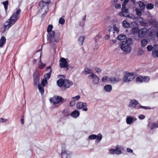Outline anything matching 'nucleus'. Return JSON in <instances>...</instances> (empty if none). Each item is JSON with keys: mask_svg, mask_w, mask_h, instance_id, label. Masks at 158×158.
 <instances>
[{"mask_svg": "<svg viewBox=\"0 0 158 158\" xmlns=\"http://www.w3.org/2000/svg\"><path fill=\"white\" fill-rule=\"evenodd\" d=\"M20 12L21 10L19 9L5 23L4 25V31L8 30L16 22L19 17Z\"/></svg>", "mask_w": 158, "mask_h": 158, "instance_id": "f257e3e1", "label": "nucleus"}, {"mask_svg": "<svg viewBox=\"0 0 158 158\" xmlns=\"http://www.w3.org/2000/svg\"><path fill=\"white\" fill-rule=\"evenodd\" d=\"M133 41L132 39L128 38L125 41H123L119 43V46L121 50L126 54L129 53L131 50V45Z\"/></svg>", "mask_w": 158, "mask_h": 158, "instance_id": "f03ea898", "label": "nucleus"}, {"mask_svg": "<svg viewBox=\"0 0 158 158\" xmlns=\"http://www.w3.org/2000/svg\"><path fill=\"white\" fill-rule=\"evenodd\" d=\"M130 0H124L122 4V7L121 11L120 12L118 15L121 17H126L127 18L134 19V15L129 13L130 10L128 8H126V5Z\"/></svg>", "mask_w": 158, "mask_h": 158, "instance_id": "7ed1b4c3", "label": "nucleus"}, {"mask_svg": "<svg viewBox=\"0 0 158 158\" xmlns=\"http://www.w3.org/2000/svg\"><path fill=\"white\" fill-rule=\"evenodd\" d=\"M50 2V0H43L42 2H39V6L40 9L39 11L40 12H44L42 15H46L48 11V5Z\"/></svg>", "mask_w": 158, "mask_h": 158, "instance_id": "20e7f679", "label": "nucleus"}, {"mask_svg": "<svg viewBox=\"0 0 158 158\" xmlns=\"http://www.w3.org/2000/svg\"><path fill=\"white\" fill-rule=\"evenodd\" d=\"M64 99L61 96L55 95L49 99L50 102L52 103L53 104L56 105L58 104H61L64 102Z\"/></svg>", "mask_w": 158, "mask_h": 158, "instance_id": "39448f33", "label": "nucleus"}, {"mask_svg": "<svg viewBox=\"0 0 158 158\" xmlns=\"http://www.w3.org/2000/svg\"><path fill=\"white\" fill-rule=\"evenodd\" d=\"M60 33L58 32L56 34L54 32V34L51 38L49 37V36H47V40L48 41V42L52 43V42L53 40L55 42H58L60 40Z\"/></svg>", "mask_w": 158, "mask_h": 158, "instance_id": "423d86ee", "label": "nucleus"}, {"mask_svg": "<svg viewBox=\"0 0 158 158\" xmlns=\"http://www.w3.org/2000/svg\"><path fill=\"white\" fill-rule=\"evenodd\" d=\"M135 75L134 73H128L125 74L123 80L124 82H129L135 78Z\"/></svg>", "mask_w": 158, "mask_h": 158, "instance_id": "0eeeda50", "label": "nucleus"}, {"mask_svg": "<svg viewBox=\"0 0 158 158\" xmlns=\"http://www.w3.org/2000/svg\"><path fill=\"white\" fill-rule=\"evenodd\" d=\"M72 153L67 151L64 147H62L61 155V158H70L72 156Z\"/></svg>", "mask_w": 158, "mask_h": 158, "instance_id": "6e6552de", "label": "nucleus"}, {"mask_svg": "<svg viewBox=\"0 0 158 158\" xmlns=\"http://www.w3.org/2000/svg\"><path fill=\"white\" fill-rule=\"evenodd\" d=\"M73 84V82L71 80L65 79L63 87L61 88V90L62 91L65 90L68 88H70Z\"/></svg>", "mask_w": 158, "mask_h": 158, "instance_id": "1a4fd4ad", "label": "nucleus"}, {"mask_svg": "<svg viewBox=\"0 0 158 158\" xmlns=\"http://www.w3.org/2000/svg\"><path fill=\"white\" fill-rule=\"evenodd\" d=\"M87 106V103L81 102H77L76 105V106L77 109H82L83 111H86L88 110V108L86 107Z\"/></svg>", "mask_w": 158, "mask_h": 158, "instance_id": "9d476101", "label": "nucleus"}, {"mask_svg": "<svg viewBox=\"0 0 158 158\" xmlns=\"http://www.w3.org/2000/svg\"><path fill=\"white\" fill-rule=\"evenodd\" d=\"M88 77L89 79H93V82L94 85H97L100 79L94 73L89 75Z\"/></svg>", "mask_w": 158, "mask_h": 158, "instance_id": "9b49d317", "label": "nucleus"}, {"mask_svg": "<svg viewBox=\"0 0 158 158\" xmlns=\"http://www.w3.org/2000/svg\"><path fill=\"white\" fill-rule=\"evenodd\" d=\"M59 66L61 68H65L68 65V62L66 59L63 57L60 58V61Z\"/></svg>", "mask_w": 158, "mask_h": 158, "instance_id": "f8f14e48", "label": "nucleus"}, {"mask_svg": "<svg viewBox=\"0 0 158 158\" xmlns=\"http://www.w3.org/2000/svg\"><path fill=\"white\" fill-rule=\"evenodd\" d=\"M137 120V118L134 116H127L126 121L127 124L131 125L134 123Z\"/></svg>", "mask_w": 158, "mask_h": 158, "instance_id": "ddd939ff", "label": "nucleus"}, {"mask_svg": "<svg viewBox=\"0 0 158 158\" xmlns=\"http://www.w3.org/2000/svg\"><path fill=\"white\" fill-rule=\"evenodd\" d=\"M34 83L35 85H38L40 81V76L37 73L35 72L33 75Z\"/></svg>", "mask_w": 158, "mask_h": 158, "instance_id": "4468645a", "label": "nucleus"}, {"mask_svg": "<svg viewBox=\"0 0 158 158\" xmlns=\"http://www.w3.org/2000/svg\"><path fill=\"white\" fill-rule=\"evenodd\" d=\"M148 30L146 27H143L139 30L138 32V36L139 38L144 36L147 32Z\"/></svg>", "mask_w": 158, "mask_h": 158, "instance_id": "2eb2a0df", "label": "nucleus"}, {"mask_svg": "<svg viewBox=\"0 0 158 158\" xmlns=\"http://www.w3.org/2000/svg\"><path fill=\"white\" fill-rule=\"evenodd\" d=\"M139 102L135 99H133L130 101L128 106L132 108H136V106L138 104Z\"/></svg>", "mask_w": 158, "mask_h": 158, "instance_id": "dca6fc26", "label": "nucleus"}, {"mask_svg": "<svg viewBox=\"0 0 158 158\" xmlns=\"http://www.w3.org/2000/svg\"><path fill=\"white\" fill-rule=\"evenodd\" d=\"M46 70L47 71H48V73L45 74L44 75V79L48 80L49 79L50 77L52 70L51 69V67L50 66L47 67L46 68Z\"/></svg>", "mask_w": 158, "mask_h": 158, "instance_id": "f3484780", "label": "nucleus"}, {"mask_svg": "<svg viewBox=\"0 0 158 158\" xmlns=\"http://www.w3.org/2000/svg\"><path fill=\"white\" fill-rule=\"evenodd\" d=\"M149 25L158 27V21L155 19H151L148 20Z\"/></svg>", "mask_w": 158, "mask_h": 158, "instance_id": "a211bd4d", "label": "nucleus"}, {"mask_svg": "<svg viewBox=\"0 0 158 158\" xmlns=\"http://www.w3.org/2000/svg\"><path fill=\"white\" fill-rule=\"evenodd\" d=\"M52 28L53 26L52 25H49L47 27V31L48 33V35L47 36H49L50 38H52V36L54 34V31H52Z\"/></svg>", "mask_w": 158, "mask_h": 158, "instance_id": "6ab92c4d", "label": "nucleus"}, {"mask_svg": "<svg viewBox=\"0 0 158 158\" xmlns=\"http://www.w3.org/2000/svg\"><path fill=\"white\" fill-rule=\"evenodd\" d=\"M80 114L79 112L77 110H75L73 111L70 114H67L66 115V116H68L70 115L73 118H76L79 116Z\"/></svg>", "mask_w": 158, "mask_h": 158, "instance_id": "aec40b11", "label": "nucleus"}, {"mask_svg": "<svg viewBox=\"0 0 158 158\" xmlns=\"http://www.w3.org/2000/svg\"><path fill=\"white\" fill-rule=\"evenodd\" d=\"M158 45L155 44L152 51V55L154 57H158Z\"/></svg>", "mask_w": 158, "mask_h": 158, "instance_id": "412c9836", "label": "nucleus"}, {"mask_svg": "<svg viewBox=\"0 0 158 158\" xmlns=\"http://www.w3.org/2000/svg\"><path fill=\"white\" fill-rule=\"evenodd\" d=\"M64 83V79L61 78H59L56 81L57 85L60 88L61 90V88L63 87Z\"/></svg>", "mask_w": 158, "mask_h": 158, "instance_id": "4be33fe9", "label": "nucleus"}, {"mask_svg": "<svg viewBox=\"0 0 158 158\" xmlns=\"http://www.w3.org/2000/svg\"><path fill=\"white\" fill-rule=\"evenodd\" d=\"M119 81V80L117 78L109 77L107 80L108 83L114 84L117 83Z\"/></svg>", "mask_w": 158, "mask_h": 158, "instance_id": "5701e85b", "label": "nucleus"}, {"mask_svg": "<svg viewBox=\"0 0 158 158\" xmlns=\"http://www.w3.org/2000/svg\"><path fill=\"white\" fill-rule=\"evenodd\" d=\"M140 18L142 19V20L139 21V23L141 26L144 27H146L149 25L148 21V22H147L146 20H144L142 17H140Z\"/></svg>", "mask_w": 158, "mask_h": 158, "instance_id": "b1692460", "label": "nucleus"}, {"mask_svg": "<svg viewBox=\"0 0 158 158\" xmlns=\"http://www.w3.org/2000/svg\"><path fill=\"white\" fill-rule=\"evenodd\" d=\"M104 90L107 92H110L112 90V86L111 85L106 84L104 87Z\"/></svg>", "mask_w": 158, "mask_h": 158, "instance_id": "393cba45", "label": "nucleus"}, {"mask_svg": "<svg viewBox=\"0 0 158 158\" xmlns=\"http://www.w3.org/2000/svg\"><path fill=\"white\" fill-rule=\"evenodd\" d=\"M158 29V27H154V26H151V27L149 29L150 31V34L151 35L155 34V32Z\"/></svg>", "mask_w": 158, "mask_h": 158, "instance_id": "a878e982", "label": "nucleus"}, {"mask_svg": "<svg viewBox=\"0 0 158 158\" xmlns=\"http://www.w3.org/2000/svg\"><path fill=\"white\" fill-rule=\"evenodd\" d=\"M138 3L140 10L142 11H143L145 7L146 4L140 1H139Z\"/></svg>", "mask_w": 158, "mask_h": 158, "instance_id": "bb28decb", "label": "nucleus"}, {"mask_svg": "<svg viewBox=\"0 0 158 158\" xmlns=\"http://www.w3.org/2000/svg\"><path fill=\"white\" fill-rule=\"evenodd\" d=\"M121 146L117 145L115 148L116 154L119 155L122 153V151L121 150Z\"/></svg>", "mask_w": 158, "mask_h": 158, "instance_id": "cd10ccee", "label": "nucleus"}, {"mask_svg": "<svg viewBox=\"0 0 158 158\" xmlns=\"http://www.w3.org/2000/svg\"><path fill=\"white\" fill-rule=\"evenodd\" d=\"M6 42V39L4 36H2L0 40V47L2 48Z\"/></svg>", "mask_w": 158, "mask_h": 158, "instance_id": "c85d7f7f", "label": "nucleus"}, {"mask_svg": "<svg viewBox=\"0 0 158 158\" xmlns=\"http://www.w3.org/2000/svg\"><path fill=\"white\" fill-rule=\"evenodd\" d=\"M85 39V37L84 36H81L79 37L78 40L79 45L81 46L83 45Z\"/></svg>", "mask_w": 158, "mask_h": 158, "instance_id": "c756f323", "label": "nucleus"}, {"mask_svg": "<svg viewBox=\"0 0 158 158\" xmlns=\"http://www.w3.org/2000/svg\"><path fill=\"white\" fill-rule=\"evenodd\" d=\"M97 138L95 141L96 143H99L102 140V135L101 133H99L96 135Z\"/></svg>", "mask_w": 158, "mask_h": 158, "instance_id": "7c9ffc66", "label": "nucleus"}, {"mask_svg": "<svg viewBox=\"0 0 158 158\" xmlns=\"http://www.w3.org/2000/svg\"><path fill=\"white\" fill-rule=\"evenodd\" d=\"M127 36L125 35L120 34L118 36L117 39L118 40H125Z\"/></svg>", "mask_w": 158, "mask_h": 158, "instance_id": "2f4dec72", "label": "nucleus"}, {"mask_svg": "<svg viewBox=\"0 0 158 158\" xmlns=\"http://www.w3.org/2000/svg\"><path fill=\"white\" fill-rule=\"evenodd\" d=\"M139 108L144 109L145 110H149L152 109L149 106H142L140 104H139L138 106L137 107L136 109H139Z\"/></svg>", "mask_w": 158, "mask_h": 158, "instance_id": "473e14b6", "label": "nucleus"}, {"mask_svg": "<svg viewBox=\"0 0 158 158\" xmlns=\"http://www.w3.org/2000/svg\"><path fill=\"white\" fill-rule=\"evenodd\" d=\"M130 25L129 23L126 20H124L123 22V26L125 28H127L130 27Z\"/></svg>", "mask_w": 158, "mask_h": 158, "instance_id": "72a5a7b5", "label": "nucleus"}, {"mask_svg": "<svg viewBox=\"0 0 158 158\" xmlns=\"http://www.w3.org/2000/svg\"><path fill=\"white\" fill-rule=\"evenodd\" d=\"M42 86H41L39 84H38V88L39 91L41 95L44 94V89Z\"/></svg>", "mask_w": 158, "mask_h": 158, "instance_id": "f704fd0d", "label": "nucleus"}, {"mask_svg": "<svg viewBox=\"0 0 158 158\" xmlns=\"http://www.w3.org/2000/svg\"><path fill=\"white\" fill-rule=\"evenodd\" d=\"M85 74V75H87L89 73L91 74L93 73L92 70L89 69L87 68H85L84 69Z\"/></svg>", "mask_w": 158, "mask_h": 158, "instance_id": "c9c22d12", "label": "nucleus"}, {"mask_svg": "<svg viewBox=\"0 0 158 158\" xmlns=\"http://www.w3.org/2000/svg\"><path fill=\"white\" fill-rule=\"evenodd\" d=\"M136 81L140 83H142L143 82V77L140 76H138L136 78Z\"/></svg>", "mask_w": 158, "mask_h": 158, "instance_id": "e433bc0d", "label": "nucleus"}, {"mask_svg": "<svg viewBox=\"0 0 158 158\" xmlns=\"http://www.w3.org/2000/svg\"><path fill=\"white\" fill-rule=\"evenodd\" d=\"M141 45L142 47L145 46L148 44V41L145 39L142 40H141Z\"/></svg>", "mask_w": 158, "mask_h": 158, "instance_id": "4c0bfd02", "label": "nucleus"}, {"mask_svg": "<svg viewBox=\"0 0 158 158\" xmlns=\"http://www.w3.org/2000/svg\"><path fill=\"white\" fill-rule=\"evenodd\" d=\"M41 85L43 87H44L48 84V81L46 79L44 78L42 80L41 83Z\"/></svg>", "mask_w": 158, "mask_h": 158, "instance_id": "58836bf2", "label": "nucleus"}, {"mask_svg": "<svg viewBox=\"0 0 158 158\" xmlns=\"http://www.w3.org/2000/svg\"><path fill=\"white\" fill-rule=\"evenodd\" d=\"M154 5L152 3H149L146 6L148 10H151L154 7Z\"/></svg>", "mask_w": 158, "mask_h": 158, "instance_id": "ea45409f", "label": "nucleus"}, {"mask_svg": "<svg viewBox=\"0 0 158 158\" xmlns=\"http://www.w3.org/2000/svg\"><path fill=\"white\" fill-rule=\"evenodd\" d=\"M2 4L4 6L5 9L6 10L7 9L8 6V0H6L5 1L2 2Z\"/></svg>", "mask_w": 158, "mask_h": 158, "instance_id": "a19ab883", "label": "nucleus"}, {"mask_svg": "<svg viewBox=\"0 0 158 158\" xmlns=\"http://www.w3.org/2000/svg\"><path fill=\"white\" fill-rule=\"evenodd\" d=\"M97 138L96 135L95 134H92L90 135L88 137V139L90 140L94 139Z\"/></svg>", "mask_w": 158, "mask_h": 158, "instance_id": "79ce46f5", "label": "nucleus"}, {"mask_svg": "<svg viewBox=\"0 0 158 158\" xmlns=\"http://www.w3.org/2000/svg\"><path fill=\"white\" fill-rule=\"evenodd\" d=\"M139 31L138 28L137 27H135L132 29V32L134 33H138Z\"/></svg>", "mask_w": 158, "mask_h": 158, "instance_id": "37998d69", "label": "nucleus"}, {"mask_svg": "<svg viewBox=\"0 0 158 158\" xmlns=\"http://www.w3.org/2000/svg\"><path fill=\"white\" fill-rule=\"evenodd\" d=\"M143 81L145 82H148L150 80V77L148 76L143 77Z\"/></svg>", "mask_w": 158, "mask_h": 158, "instance_id": "c03bdc74", "label": "nucleus"}, {"mask_svg": "<svg viewBox=\"0 0 158 158\" xmlns=\"http://www.w3.org/2000/svg\"><path fill=\"white\" fill-rule=\"evenodd\" d=\"M65 21L64 18H60L59 19V23L63 25L65 23Z\"/></svg>", "mask_w": 158, "mask_h": 158, "instance_id": "a18cd8bd", "label": "nucleus"}, {"mask_svg": "<svg viewBox=\"0 0 158 158\" xmlns=\"http://www.w3.org/2000/svg\"><path fill=\"white\" fill-rule=\"evenodd\" d=\"M80 98V96L79 95H78L75 97H73L72 98V99L75 102L77 101Z\"/></svg>", "mask_w": 158, "mask_h": 158, "instance_id": "49530a36", "label": "nucleus"}, {"mask_svg": "<svg viewBox=\"0 0 158 158\" xmlns=\"http://www.w3.org/2000/svg\"><path fill=\"white\" fill-rule=\"evenodd\" d=\"M155 127H158L157 124L155 123H152L151 124L150 128L151 130H153Z\"/></svg>", "mask_w": 158, "mask_h": 158, "instance_id": "de8ad7c7", "label": "nucleus"}, {"mask_svg": "<svg viewBox=\"0 0 158 158\" xmlns=\"http://www.w3.org/2000/svg\"><path fill=\"white\" fill-rule=\"evenodd\" d=\"M109 153L111 154H116V150L115 149H110L109 151Z\"/></svg>", "mask_w": 158, "mask_h": 158, "instance_id": "09e8293b", "label": "nucleus"}, {"mask_svg": "<svg viewBox=\"0 0 158 158\" xmlns=\"http://www.w3.org/2000/svg\"><path fill=\"white\" fill-rule=\"evenodd\" d=\"M108 77L107 76H105L102 78V81L103 82H105L108 80Z\"/></svg>", "mask_w": 158, "mask_h": 158, "instance_id": "8fccbe9b", "label": "nucleus"}, {"mask_svg": "<svg viewBox=\"0 0 158 158\" xmlns=\"http://www.w3.org/2000/svg\"><path fill=\"white\" fill-rule=\"evenodd\" d=\"M113 29L114 31H115L117 32L118 33L119 30L118 28L116 26L115 24H114L113 26Z\"/></svg>", "mask_w": 158, "mask_h": 158, "instance_id": "3c124183", "label": "nucleus"}, {"mask_svg": "<svg viewBox=\"0 0 158 158\" xmlns=\"http://www.w3.org/2000/svg\"><path fill=\"white\" fill-rule=\"evenodd\" d=\"M115 8L118 9H120L121 7V5L120 4L117 3L114 6Z\"/></svg>", "mask_w": 158, "mask_h": 158, "instance_id": "603ef678", "label": "nucleus"}, {"mask_svg": "<svg viewBox=\"0 0 158 158\" xmlns=\"http://www.w3.org/2000/svg\"><path fill=\"white\" fill-rule=\"evenodd\" d=\"M147 49L148 51H150L153 49V47L151 45H149L147 46Z\"/></svg>", "mask_w": 158, "mask_h": 158, "instance_id": "864d4df0", "label": "nucleus"}, {"mask_svg": "<svg viewBox=\"0 0 158 158\" xmlns=\"http://www.w3.org/2000/svg\"><path fill=\"white\" fill-rule=\"evenodd\" d=\"M143 50L141 49H139L138 50V52H137V55H141L142 54H143Z\"/></svg>", "mask_w": 158, "mask_h": 158, "instance_id": "5fc2aeb1", "label": "nucleus"}, {"mask_svg": "<svg viewBox=\"0 0 158 158\" xmlns=\"http://www.w3.org/2000/svg\"><path fill=\"white\" fill-rule=\"evenodd\" d=\"M145 116L143 114H140L139 116V119L141 120H142L145 118Z\"/></svg>", "mask_w": 158, "mask_h": 158, "instance_id": "6e6d98bb", "label": "nucleus"}, {"mask_svg": "<svg viewBox=\"0 0 158 158\" xmlns=\"http://www.w3.org/2000/svg\"><path fill=\"white\" fill-rule=\"evenodd\" d=\"M75 104V102L73 100L70 102L69 105L71 106H74Z\"/></svg>", "mask_w": 158, "mask_h": 158, "instance_id": "4d7b16f0", "label": "nucleus"}, {"mask_svg": "<svg viewBox=\"0 0 158 158\" xmlns=\"http://www.w3.org/2000/svg\"><path fill=\"white\" fill-rule=\"evenodd\" d=\"M51 43V44H50V47L53 49H55L56 47L55 46V44L54 43H53L52 42Z\"/></svg>", "mask_w": 158, "mask_h": 158, "instance_id": "13d9d810", "label": "nucleus"}, {"mask_svg": "<svg viewBox=\"0 0 158 158\" xmlns=\"http://www.w3.org/2000/svg\"><path fill=\"white\" fill-rule=\"evenodd\" d=\"M94 69L96 71V72L97 73L101 72V69H100L98 67H95Z\"/></svg>", "mask_w": 158, "mask_h": 158, "instance_id": "bf43d9fd", "label": "nucleus"}, {"mask_svg": "<svg viewBox=\"0 0 158 158\" xmlns=\"http://www.w3.org/2000/svg\"><path fill=\"white\" fill-rule=\"evenodd\" d=\"M136 12L137 15H138L139 16H141V15H142V13H141V11H140L139 10H136Z\"/></svg>", "mask_w": 158, "mask_h": 158, "instance_id": "052dcab7", "label": "nucleus"}, {"mask_svg": "<svg viewBox=\"0 0 158 158\" xmlns=\"http://www.w3.org/2000/svg\"><path fill=\"white\" fill-rule=\"evenodd\" d=\"M127 152L129 153H132L133 152V150L129 148H127Z\"/></svg>", "mask_w": 158, "mask_h": 158, "instance_id": "680f3d73", "label": "nucleus"}, {"mask_svg": "<svg viewBox=\"0 0 158 158\" xmlns=\"http://www.w3.org/2000/svg\"><path fill=\"white\" fill-rule=\"evenodd\" d=\"M24 116L23 115L22 116V118H21L20 119V122L22 124H24V119L23 118Z\"/></svg>", "mask_w": 158, "mask_h": 158, "instance_id": "e2e57ef3", "label": "nucleus"}, {"mask_svg": "<svg viewBox=\"0 0 158 158\" xmlns=\"http://www.w3.org/2000/svg\"><path fill=\"white\" fill-rule=\"evenodd\" d=\"M41 65L40 67V69L44 68L45 66V64H43V63H41Z\"/></svg>", "mask_w": 158, "mask_h": 158, "instance_id": "0e129e2a", "label": "nucleus"}, {"mask_svg": "<svg viewBox=\"0 0 158 158\" xmlns=\"http://www.w3.org/2000/svg\"><path fill=\"white\" fill-rule=\"evenodd\" d=\"M1 120L0 121L2 122H5L7 120L5 119H3V118H0Z\"/></svg>", "mask_w": 158, "mask_h": 158, "instance_id": "69168bd1", "label": "nucleus"}, {"mask_svg": "<svg viewBox=\"0 0 158 158\" xmlns=\"http://www.w3.org/2000/svg\"><path fill=\"white\" fill-rule=\"evenodd\" d=\"M110 37V36L109 35H106L105 36V38L106 39H109Z\"/></svg>", "mask_w": 158, "mask_h": 158, "instance_id": "338daca9", "label": "nucleus"}, {"mask_svg": "<svg viewBox=\"0 0 158 158\" xmlns=\"http://www.w3.org/2000/svg\"><path fill=\"white\" fill-rule=\"evenodd\" d=\"M155 5L156 6L158 7V1H157L156 2L155 4Z\"/></svg>", "mask_w": 158, "mask_h": 158, "instance_id": "774afa93", "label": "nucleus"}]
</instances>
